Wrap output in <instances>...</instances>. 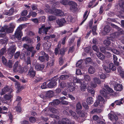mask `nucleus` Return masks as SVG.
<instances>
[{"label":"nucleus","instance_id":"obj_6","mask_svg":"<svg viewBox=\"0 0 124 124\" xmlns=\"http://www.w3.org/2000/svg\"><path fill=\"white\" fill-rule=\"evenodd\" d=\"M82 107L79 102H78L76 105V111L78 114L82 117L85 116L82 110Z\"/></svg>","mask_w":124,"mask_h":124},{"label":"nucleus","instance_id":"obj_50","mask_svg":"<svg viewBox=\"0 0 124 124\" xmlns=\"http://www.w3.org/2000/svg\"><path fill=\"white\" fill-rule=\"evenodd\" d=\"M42 78L41 77L38 76L37 77V76L36 77V78L35 79V82L37 83L41 81L42 80Z\"/></svg>","mask_w":124,"mask_h":124},{"label":"nucleus","instance_id":"obj_41","mask_svg":"<svg viewBox=\"0 0 124 124\" xmlns=\"http://www.w3.org/2000/svg\"><path fill=\"white\" fill-rule=\"evenodd\" d=\"M105 40L103 42L104 44L106 46H108L109 45L111 44V42L109 40H110L108 39Z\"/></svg>","mask_w":124,"mask_h":124},{"label":"nucleus","instance_id":"obj_22","mask_svg":"<svg viewBox=\"0 0 124 124\" xmlns=\"http://www.w3.org/2000/svg\"><path fill=\"white\" fill-rule=\"evenodd\" d=\"M37 16V13L34 11H30L28 15L26 17L29 18L31 16H32L33 17H36Z\"/></svg>","mask_w":124,"mask_h":124},{"label":"nucleus","instance_id":"obj_26","mask_svg":"<svg viewBox=\"0 0 124 124\" xmlns=\"http://www.w3.org/2000/svg\"><path fill=\"white\" fill-rule=\"evenodd\" d=\"M82 80L76 78H74L73 79V81L75 83L79 84L80 85H82Z\"/></svg>","mask_w":124,"mask_h":124},{"label":"nucleus","instance_id":"obj_36","mask_svg":"<svg viewBox=\"0 0 124 124\" xmlns=\"http://www.w3.org/2000/svg\"><path fill=\"white\" fill-rule=\"evenodd\" d=\"M8 39H2L0 40V44L2 45H4V47L6 45L7 43V40Z\"/></svg>","mask_w":124,"mask_h":124},{"label":"nucleus","instance_id":"obj_59","mask_svg":"<svg viewBox=\"0 0 124 124\" xmlns=\"http://www.w3.org/2000/svg\"><path fill=\"white\" fill-rule=\"evenodd\" d=\"M92 48L93 50L97 52H98L99 51L98 48L97 46L95 45H94L93 46Z\"/></svg>","mask_w":124,"mask_h":124},{"label":"nucleus","instance_id":"obj_18","mask_svg":"<svg viewBox=\"0 0 124 124\" xmlns=\"http://www.w3.org/2000/svg\"><path fill=\"white\" fill-rule=\"evenodd\" d=\"M55 10L54 8H50L49 6L45 9V11L46 12L52 14H54Z\"/></svg>","mask_w":124,"mask_h":124},{"label":"nucleus","instance_id":"obj_3","mask_svg":"<svg viewBox=\"0 0 124 124\" xmlns=\"http://www.w3.org/2000/svg\"><path fill=\"white\" fill-rule=\"evenodd\" d=\"M22 26L21 25H20L16 30L14 34L15 37L19 40L21 39L22 37L23 36L22 31Z\"/></svg>","mask_w":124,"mask_h":124},{"label":"nucleus","instance_id":"obj_4","mask_svg":"<svg viewBox=\"0 0 124 124\" xmlns=\"http://www.w3.org/2000/svg\"><path fill=\"white\" fill-rule=\"evenodd\" d=\"M102 66L105 71L107 73L110 72L111 70L115 71L116 69V67L112 63H111L109 64V68L107 66H105L104 64H103Z\"/></svg>","mask_w":124,"mask_h":124},{"label":"nucleus","instance_id":"obj_19","mask_svg":"<svg viewBox=\"0 0 124 124\" xmlns=\"http://www.w3.org/2000/svg\"><path fill=\"white\" fill-rule=\"evenodd\" d=\"M46 96L47 97L51 98L54 95V93L52 91H49L45 93Z\"/></svg>","mask_w":124,"mask_h":124},{"label":"nucleus","instance_id":"obj_58","mask_svg":"<svg viewBox=\"0 0 124 124\" xmlns=\"http://www.w3.org/2000/svg\"><path fill=\"white\" fill-rule=\"evenodd\" d=\"M82 63V60H79L76 63V66L79 67H81Z\"/></svg>","mask_w":124,"mask_h":124},{"label":"nucleus","instance_id":"obj_46","mask_svg":"<svg viewBox=\"0 0 124 124\" xmlns=\"http://www.w3.org/2000/svg\"><path fill=\"white\" fill-rule=\"evenodd\" d=\"M82 105L84 108L87 110L89 108V106H88L87 104L85 102H82Z\"/></svg>","mask_w":124,"mask_h":124},{"label":"nucleus","instance_id":"obj_64","mask_svg":"<svg viewBox=\"0 0 124 124\" xmlns=\"http://www.w3.org/2000/svg\"><path fill=\"white\" fill-rule=\"evenodd\" d=\"M88 91L89 93H91L92 94V95L93 96L95 93V91L94 89L93 88H91L90 89L88 90Z\"/></svg>","mask_w":124,"mask_h":124},{"label":"nucleus","instance_id":"obj_1","mask_svg":"<svg viewBox=\"0 0 124 124\" xmlns=\"http://www.w3.org/2000/svg\"><path fill=\"white\" fill-rule=\"evenodd\" d=\"M105 87L106 89L104 88H102L100 90V93L105 98H107L108 97V95L109 94V93L113 92V91L108 85H105Z\"/></svg>","mask_w":124,"mask_h":124},{"label":"nucleus","instance_id":"obj_27","mask_svg":"<svg viewBox=\"0 0 124 124\" xmlns=\"http://www.w3.org/2000/svg\"><path fill=\"white\" fill-rule=\"evenodd\" d=\"M86 101L88 104H92L93 102V98L92 97H89L87 99Z\"/></svg>","mask_w":124,"mask_h":124},{"label":"nucleus","instance_id":"obj_23","mask_svg":"<svg viewBox=\"0 0 124 124\" xmlns=\"http://www.w3.org/2000/svg\"><path fill=\"white\" fill-rule=\"evenodd\" d=\"M95 68L92 66H90L89 68L88 71L89 73L91 74L94 73L95 71Z\"/></svg>","mask_w":124,"mask_h":124},{"label":"nucleus","instance_id":"obj_10","mask_svg":"<svg viewBox=\"0 0 124 124\" xmlns=\"http://www.w3.org/2000/svg\"><path fill=\"white\" fill-rule=\"evenodd\" d=\"M56 22L59 27H62L63 26L64 23L66 22L65 19L63 18L57 19L56 20Z\"/></svg>","mask_w":124,"mask_h":124},{"label":"nucleus","instance_id":"obj_49","mask_svg":"<svg viewBox=\"0 0 124 124\" xmlns=\"http://www.w3.org/2000/svg\"><path fill=\"white\" fill-rule=\"evenodd\" d=\"M20 106V105H18L17 104V106L15 107L16 110L17 112L20 113L21 111V108Z\"/></svg>","mask_w":124,"mask_h":124},{"label":"nucleus","instance_id":"obj_8","mask_svg":"<svg viewBox=\"0 0 124 124\" xmlns=\"http://www.w3.org/2000/svg\"><path fill=\"white\" fill-rule=\"evenodd\" d=\"M41 54L43 55L42 56H39L38 58L39 60L41 62H44L45 60L47 61L49 60V56L48 54H46L44 52H41Z\"/></svg>","mask_w":124,"mask_h":124},{"label":"nucleus","instance_id":"obj_63","mask_svg":"<svg viewBox=\"0 0 124 124\" xmlns=\"http://www.w3.org/2000/svg\"><path fill=\"white\" fill-rule=\"evenodd\" d=\"M28 20V19L25 17H20L18 19V20L20 21H26Z\"/></svg>","mask_w":124,"mask_h":124},{"label":"nucleus","instance_id":"obj_28","mask_svg":"<svg viewBox=\"0 0 124 124\" xmlns=\"http://www.w3.org/2000/svg\"><path fill=\"white\" fill-rule=\"evenodd\" d=\"M113 59L114 60V64L117 66L119 65V63L117 61L118 59L116 55H113Z\"/></svg>","mask_w":124,"mask_h":124},{"label":"nucleus","instance_id":"obj_44","mask_svg":"<svg viewBox=\"0 0 124 124\" xmlns=\"http://www.w3.org/2000/svg\"><path fill=\"white\" fill-rule=\"evenodd\" d=\"M22 100V98L18 96L17 97L16 100V101L18 102L17 104L18 105H21V101Z\"/></svg>","mask_w":124,"mask_h":124},{"label":"nucleus","instance_id":"obj_34","mask_svg":"<svg viewBox=\"0 0 124 124\" xmlns=\"http://www.w3.org/2000/svg\"><path fill=\"white\" fill-rule=\"evenodd\" d=\"M13 31V30L12 28H11L10 27L8 28V26L6 25V32L7 33H12Z\"/></svg>","mask_w":124,"mask_h":124},{"label":"nucleus","instance_id":"obj_39","mask_svg":"<svg viewBox=\"0 0 124 124\" xmlns=\"http://www.w3.org/2000/svg\"><path fill=\"white\" fill-rule=\"evenodd\" d=\"M6 48L5 46H4L3 48H2L0 50V55H3L6 52Z\"/></svg>","mask_w":124,"mask_h":124},{"label":"nucleus","instance_id":"obj_32","mask_svg":"<svg viewBox=\"0 0 124 124\" xmlns=\"http://www.w3.org/2000/svg\"><path fill=\"white\" fill-rule=\"evenodd\" d=\"M44 25H42L41 27L39 28L38 33L39 34H41L42 33H44Z\"/></svg>","mask_w":124,"mask_h":124},{"label":"nucleus","instance_id":"obj_14","mask_svg":"<svg viewBox=\"0 0 124 124\" xmlns=\"http://www.w3.org/2000/svg\"><path fill=\"white\" fill-rule=\"evenodd\" d=\"M75 122H71V121L67 118H63L62 120L61 124H74Z\"/></svg>","mask_w":124,"mask_h":124},{"label":"nucleus","instance_id":"obj_43","mask_svg":"<svg viewBox=\"0 0 124 124\" xmlns=\"http://www.w3.org/2000/svg\"><path fill=\"white\" fill-rule=\"evenodd\" d=\"M12 96V95L11 94V93H9L8 95L6 94L5 95L4 98L6 100H9L11 99Z\"/></svg>","mask_w":124,"mask_h":124},{"label":"nucleus","instance_id":"obj_15","mask_svg":"<svg viewBox=\"0 0 124 124\" xmlns=\"http://www.w3.org/2000/svg\"><path fill=\"white\" fill-rule=\"evenodd\" d=\"M42 45L44 49L48 50L50 48L51 46V42H48L43 43Z\"/></svg>","mask_w":124,"mask_h":124},{"label":"nucleus","instance_id":"obj_30","mask_svg":"<svg viewBox=\"0 0 124 124\" xmlns=\"http://www.w3.org/2000/svg\"><path fill=\"white\" fill-rule=\"evenodd\" d=\"M67 51L66 48H63L60 50V53L61 56H63L65 54V52Z\"/></svg>","mask_w":124,"mask_h":124},{"label":"nucleus","instance_id":"obj_20","mask_svg":"<svg viewBox=\"0 0 124 124\" xmlns=\"http://www.w3.org/2000/svg\"><path fill=\"white\" fill-rule=\"evenodd\" d=\"M19 72L22 73L27 71L28 70L29 68L28 67L26 66L24 67H19Z\"/></svg>","mask_w":124,"mask_h":124},{"label":"nucleus","instance_id":"obj_40","mask_svg":"<svg viewBox=\"0 0 124 124\" xmlns=\"http://www.w3.org/2000/svg\"><path fill=\"white\" fill-rule=\"evenodd\" d=\"M97 99L98 101L100 102H101L103 103H104L105 100L103 97L101 96L100 95H99L97 97Z\"/></svg>","mask_w":124,"mask_h":124},{"label":"nucleus","instance_id":"obj_9","mask_svg":"<svg viewBox=\"0 0 124 124\" xmlns=\"http://www.w3.org/2000/svg\"><path fill=\"white\" fill-rule=\"evenodd\" d=\"M13 91V90L8 86H6V87H4L1 90V92L0 93V94L1 95H3L7 92H9V93H11Z\"/></svg>","mask_w":124,"mask_h":124},{"label":"nucleus","instance_id":"obj_60","mask_svg":"<svg viewBox=\"0 0 124 124\" xmlns=\"http://www.w3.org/2000/svg\"><path fill=\"white\" fill-rule=\"evenodd\" d=\"M96 0H93L90 1L89 3L88 7L89 8H90L93 5L94 3H95Z\"/></svg>","mask_w":124,"mask_h":124},{"label":"nucleus","instance_id":"obj_12","mask_svg":"<svg viewBox=\"0 0 124 124\" xmlns=\"http://www.w3.org/2000/svg\"><path fill=\"white\" fill-rule=\"evenodd\" d=\"M108 116L109 119L112 122L117 121L118 119V117L116 115L110 113L108 114Z\"/></svg>","mask_w":124,"mask_h":124},{"label":"nucleus","instance_id":"obj_35","mask_svg":"<svg viewBox=\"0 0 124 124\" xmlns=\"http://www.w3.org/2000/svg\"><path fill=\"white\" fill-rule=\"evenodd\" d=\"M119 5L121 9L124 11V0H122L119 3Z\"/></svg>","mask_w":124,"mask_h":124},{"label":"nucleus","instance_id":"obj_29","mask_svg":"<svg viewBox=\"0 0 124 124\" xmlns=\"http://www.w3.org/2000/svg\"><path fill=\"white\" fill-rule=\"evenodd\" d=\"M25 62L27 64V67H28V66H30V67H31V62L30 57H28L27 58Z\"/></svg>","mask_w":124,"mask_h":124},{"label":"nucleus","instance_id":"obj_37","mask_svg":"<svg viewBox=\"0 0 124 124\" xmlns=\"http://www.w3.org/2000/svg\"><path fill=\"white\" fill-rule=\"evenodd\" d=\"M56 17L53 16H50L48 17V20L50 21L55 20L56 19Z\"/></svg>","mask_w":124,"mask_h":124},{"label":"nucleus","instance_id":"obj_5","mask_svg":"<svg viewBox=\"0 0 124 124\" xmlns=\"http://www.w3.org/2000/svg\"><path fill=\"white\" fill-rule=\"evenodd\" d=\"M122 34V32L121 31H117L110 34V37H108L107 38L110 40L113 41L114 38L118 37Z\"/></svg>","mask_w":124,"mask_h":124},{"label":"nucleus","instance_id":"obj_21","mask_svg":"<svg viewBox=\"0 0 124 124\" xmlns=\"http://www.w3.org/2000/svg\"><path fill=\"white\" fill-rule=\"evenodd\" d=\"M96 55L99 59L102 61L104 60L105 59V56L101 52H97Z\"/></svg>","mask_w":124,"mask_h":124},{"label":"nucleus","instance_id":"obj_52","mask_svg":"<svg viewBox=\"0 0 124 124\" xmlns=\"http://www.w3.org/2000/svg\"><path fill=\"white\" fill-rule=\"evenodd\" d=\"M59 64L60 66L62 65L64 62V61L62 56H61L59 58Z\"/></svg>","mask_w":124,"mask_h":124},{"label":"nucleus","instance_id":"obj_33","mask_svg":"<svg viewBox=\"0 0 124 124\" xmlns=\"http://www.w3.org/2000/svg\"><path fill=\"white\" fill-rule=\"evenodd\" d=\"M62 12V11L60 10L55 9L54 14L58 16H60V14Z\"/></svg>","mask_w":124,"mask_h":124},{"label":"nucleus","instance_id":"obj_7","mask_svg":"<svg viewBox=\"0 0 124 124\" xmlns=\"http://www.w3.org/2000/svg\"><path fill=\"white\" fill-rule=\"evenodd\" d=\"M58 79L57 77H54L53 78V79L50 81L47 84V86L49 88H53L57 84L56 82Z\"/></svg>","mask_w":124,"mask_h":124},{"label":"nucleus","instance_id":"obj_45","mask_svg":"<svg viewBox=\"0 0 124 124\" xmlns=\"http://www.w3.org/2000/svg\"><path fill=\"white\" fill-rule=\"evenodd\" d=\"M8 13L9 16H11L13 15L14 12V9L12 8L8 10Z\"/></svg>","mask_w":124,"mask_h":124},{"label":"nucleus","instance_id":"obj_42","mask_svg":"<svg viewBox=\"0 0 124 124\" xmlns=\"http://www.w3.org/2000/svg\"><path fill=\"white\" fill-rule=\"evenodd\" d=\"M17 92L18 93L20 92L24 88V86H20V85L18 84L17 85Z\"/></svg>","mask_w":124,"mask_h":124},{"label":"nucleus","instance_id":"obj_62","mask_svg":"<svg viewBox=\"0 0 124 124\" xmlns=\"http://www.w3.org/2000/svg\"><path fill=\"white\" fill-rule=\"evenodd\" d=\"M97 29V25H95L94 26L92 30V31L93 32V34H94L95 33L96 34V31Z\"/></svg>","mask_w":124,"mask_h":124},{"label":"nucleus","instance_id":"obj_2","mask_svg":"<svg viewBox=\"0 0 124 124\" xmlns=\"http://www.w3.org/2000/svg\"><path fill=\"white\" fill-rule=\"evenodd\" d=\"M16 47L14 45L10 46L8 49L7 55L9 59H11L14 56L16 49Z\"/></svg>","mask_w":124,"mask_h":124},{"label":"nucleus","instance_id":"obj_56","mask_svg":"<svg viewBox=\"0 0 124 124\" xmlns=\"http://www.w3.org/2000/svg\"><path fill=\"white\" fill-rule=\"evenodd\" d=\"M60 2L61 4L64 5L68 4L69 2L67 0H62L60 1Z\"/></svg>","mask_w":124,"mask_h":124},{"label":"nucleus","instance_id":"obj_13","mask_svg":"<svg viewBox=\"0 0 124 124\" xmlns=\"http://www.w3.org/2000/svg\"><path fill=\"white\" fill-rule=\"evenodd\" d=\"M36 73V71L34 70L33 67H31L29 70L28 75L31 78H33L35 76Z\"/></svg>","mask_w":124,"mask_h":124},{"label":"nucleus","instance_id":"obj_51","mask_svg":"<svg viewBox=\"0 0 124 124\" xmlns=\"http://www.w3.org/2000/svg\"><path fill=\"white\" fill-rule=\"evenodd\" d=\"M51 28L50 26H48L46 27H45L44 25V33L46 35L47 34V32L48 31V30L50 29Z\"/></svg>","mask_w":124,"mask_h":124},{"label":"nucleus","instance_id":"obj_24","mask_svg":"<svg viewBox=\"0 0 124 124\" xmlns=\"http://www.w3.org/2000/svg\"><path fill=\"white\" fill-rule=\"evenodd\" d=\"M111 30V28L108 25L105 26L104 29V31L105 32V34H106L107 33L109 32Z\"/></svg>","mask_w":124,"mask_h":124},{"label":"nucleus","instance_id":"obj_16","mask_svg":"<svg viewBox=\"0 0 124 124\" xmlns=\"http://www.w3.org/2000/svg\"><path fill=\"white\" fill-rule=\"evenodd\" d=\"M44 67V65L40 64L39 63H36L35 66V69L38 71L43 70Z\"/></svg>","mask_w":124,"mask_h":124},{"label":"nucleus","instance_id":"obj_61","mask_svg":"<svg viewBox=\"0 0 124 124\" xmlns=\"http://www.w3.org/2000/svg\"><path fill=\"white\" fill-rule=\"evenodd\" d=\"M114 103L116 105H120L121 104H122L123 103L122 102L120 101V100H116L115 101Z\"/></svg>","mask_w":124,"mask_h":124},{"label":"nucleus","instance_id":"obj_11","mask_svg":"<svg viewBox=\"0 0 124 124\" xmlns=\"http://www.w3.org/2000/svg\"><path fill=\"white\" fill-rule=\"evenodd\" d=\"M68 5H71L70 7V10L73 11H75L77 10V4L75 2L72 1H69Z\"/></svg>","mask_w":124,"mask_h":124},{"label":"nucleus","instance_id":"obj_17","mask_svg":"<svg viewBox=\"0 0 124 124\" xmlns=\"http://www.w3.org/2000/svg\"><path fill=\"white\" fill-rule=\"evenodd\" d=\"M114 89L116 91H122L123 88L122 85L119 84H116L114 86Z\"/></svg>","mask_w":124,"mask_h":124},{"label":"nucleus","instance_id":"obj_55","mask_svg":"<svg viewBox=\"0 0 124 124\" xmlns=\"http://www.w3.org/2000/svg\"><path fill=\"white\" fill-rule=\"evenodd\" d=\"M69 112L70 114V115L73 117H75L76 116V113L73 111L72 110H70L69 111Z\"/></svg>","mask_w":124,"mask_h":124},{"label":"nucleus","instance_id":"obj_53","mask_svg":"<svg viewBox=\"0 0 124 124\" xmlns=\"http://www.w3.org/2000/svg\"><path fill=\"white\" fill-rule=\"evenodd\" d=\"M0 32L1 33L3 32H6V25L4 26L3 27H0Z\"/></svg>","mask_w":124,"mask_h":124},{"label":"nucleus","instance_id":"obj_47","mask_svg":"<svg viewBox=\"0 0 124 124\" xmlns=\"http://www.w3.org/2000/svg\"><path fill=\"white\" fill-rule=\"evenodd\" d=\"M94 81L96 83V84L97 83L99 85L101 83V81L100 79L96 78H93Z\"/></svg>","mask_w":124,"mask_h":124},{"label":"nucleus","instance_id":"obj_57","mask_svg":"<svg viewBox=\"0 0 124 124\" xmlns=\"http://www.w3.org/2000/svg\"><path fill=\"white\" fill-rule=\"evenodd\" d=\"M30 122L32 123H34L35 122L36 119L34 117L31 116L29 118Z\"/></svg>","mask_w":124,"mask_h":124},{"label":"nucleus","instance_id":"obj_54","mask_svg":"<svg viewBox=\"0 0 124 124\" xmlns=\"http://www.w3.org/2000/svg\"><path fill=\"white\" fill-rule=\"evenodd\" d=\"M0 38H3L6 39H8V38L6 36V34L5 33H0Z\"/></svg>","mask_w":124,"mask_h":124},{"label":"nucleus","instance_id":"obj_38","mask_svg":"<svg viewBox=\"0 0 124 124\" xmlns=\"http://www.w3.org/2000/svg\"><path fill=\"white\" fill-rule=\"evenodd\" d=\"M54 60L53 59L50 60L47 62V65L50 67L54 65Z\"/></svg>","mask_w":124,"mask_h":124},{"label":"nucleus","instance_id":"obj_25","mask_svg":"<svg viewBox=\"0 0 124 124\" xmlns=\"http://www.w3.org/2000/svg\"><path fill=\"white\" fill-rule=\"evenodd\" d=\"M60 103V101L58 99H56L54 100L52 102H50L49 104L55 106V105L58 104Z\"/></svg>","mask_w":124,"mask_h":124},{"label":"nucleus","instance_id":"obj_31","mask_svg":"<svg viewBox=\"0 0 124 124\" xmlns=\"http://www.w3.org/2000/svg\"><path fill=\"white\" fill-rule=\"evenodd\" d=\"M12 61L11 60H9L7 62L5 66L8 67L9 68H11L12 67Z\"/></svg>","mask_w":124,"mask_h":124},{"label":"nucleus","instance_id":"obj_48","mask_svg":"<svg viewBox=\"0 0 124 124\" xmlns=\"http://www.w3.org/2000/svg\"><path fill=\"white\" fill-rule=\"evenodd\" d=\"M69 76L67 75H62L60 77V79L61 80H64L69 78Z\"/></svg>","mask_w":124,"mask_h":124}]
</instances>
